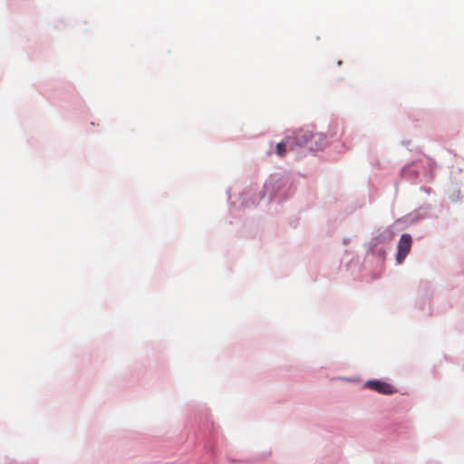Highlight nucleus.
I'll return each mask as SVG.
<instances>
[{
    "label": "nucleus",
    "instance_id": "f257e3e1",
    "mask_svg": "<svg viewBox=\"0 0 464 464\" xmlns=\"http://www.w3.org/2000/svg\"><path fill=\"white\" fill-rule=\"evenodd\" d=\"M411 241L412 239L411 235H401L398 244V252L396 255V260L398 264H401L406 258L407 255L410 253L411 247Z\"/></svg>",
    "mask_w": 464,
    "mask_h": 464
},
{
    "label": "nucleus",
    "instance_id": "f03ea898",
    "mask_svg": "<svg viewBox=\"0 0 464 464\" xmlns=\"http://www.w3.org/2000/svg\"><path fill=\"white\" fill-rule=\"evenodd\" d=\"M366 387L374 391H377L382 394H392L395 392V389L390 383L382 381H368Z\"/></svg>",
    "mask_w": 464,
    "mask_h": 464
},
{
    "label": "nucleus",
    "instance_id": "7ed1b4c3",
    "mask_svg": "<svg viewBox=\"0 0 464 464\" xmlns=\"http://www.w3.org/2000/svg\"><path fill=\"white\" fill-rule=\"evenodd\" d=\"M294 135L300 147L304 146L313 138L312 132L303 130H298Z\"/></svg>",
    "mask_w": 464,
    "mask_h": 464
},
{
    "label": "nucleus",
    "instance_id": "20e7f679",
    "mask_svg": "<svg viewBox=\"0 0 464 464\" xmlns=\"http://www.w3.org/2000/svg\"><path fill=\"white\" fill-rule=\"evenodd\" d=\"M284 142H285V146H287L288 150H293L296 147H300L295 135L285 137L284 140Z\"/></svg>",
    "mask_w": 464,
    "mask_h": 464
},
{
    "label": "nucleus",
    "instance_id": "39448f33",
    "mask_svg": "<svg viewBox=\"0 0 464 464\" xmlns=\"http://www.w3.org/2000/svg\"><path fill=\"white\" fill-rule=\"evenodd\" d=\"M286 151H287V146H285L284 140L276 144V153L279 157H284L285 155Z\"/></svg>",
    "mask_w": 464,
    "mask_h": 464
}]
</instances>
